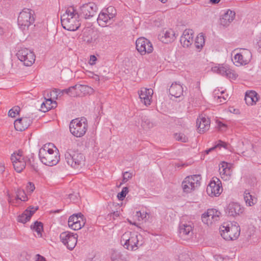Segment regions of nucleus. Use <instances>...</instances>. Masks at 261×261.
Instances as JSON below:
<instances>
[{"label": "nucleus", "mask_w": 261, "mask_h": 261, "mask_svg": "<svg viewBox=\"0 0 261 261\" xmlns=\"http://www.w3.org/2000/svg\"><path fill=\"white\" fill-rule=\"evenodd\" d=\"M37 258L36 261H46L44 257L42 256L41 255L39 254L37 255Z\"/></svg>", "instance_id": "nucleus-53"}, {"label": "nucleus", "mask_w": 261, "mask_h": 261, "mask_svg": "<svg viewBox=\"0 0 261 261\" xmlns=\"http://www.w3.org/2000/svg\"><path fill=\"white\" fill-rule=\"evenodd\" d=\"M193 228V224L190 223L180 226V234L182 233V237H185L183 239L186 240L192 236Z\"/></svg>", "instance_id": "nucleus-30"}, {"label": "nucleus", "mask_w": 261, "mask_h": 261, "mask_svg": "<svg viewBox=\"0 0 261 261\" xmlns=\"http://www.w3.org/2000/svg\"><path fill=\"white\" fill-rule=\"evenodd\" d=\"M215 148H216L215 146L213 147H212V148H210V149H208L207 150H206L205 151V152L206 154H208L210 152H211V151L213 150Z\"/></svg>", "instance_id": "nucleus-59"}, {"label": "nucleus", "mask_w": 261, "mask_h": 261, "mask_svg": "<svg viewBox=\"0 0 261 261\" xmlns=\"http://www.w3.org/2000/svg\"><path fill=\"white\" fill-rule=\"evenodd\" d=\"M212 71L228 78H231V75H233L231 70L227 65H218L214 66L212 68Z\"/></svg>", "instance_id": "nucleus-24"}, {"label": "nucleus", "mask_w": 261, "mask_h": 261, "mask_svg": "<svg viewBox=\"0 0 261 261\" xmlns=\"http://www.w3.org/2000/svg\"><path fill=\"white\" fill-rule=\"evenodd\" d=\"M196 126L199 133H203L209 129L210 126V120L208 117L201 115L197 119Z\"/></svg>", "instance_id": "nucleus-23"}, {"label": "nucleus", "mask_w": 261, "mask_h": 261, "mask_svg": "<svg viewBox=\"0 0 261 261\" xmlns=\"http://www.w3.org/2000/svg\"><path fill=\"white\" fill-rule=\"evenodd\" d=\"M179 90V84L177 82L172 83L169 89V93L170 99L174 100V98L179 97L178 91Z\"/></svg>", "instance_id": "nucleus-34"}, {"label": "nucleus", "mask_w": 261, "mask_h": 261, "mask_svg": "<svg viewBox=\"0 0 261 261\" xmlns=\"http://www.w3.org/2000/svg\"><path fill=\"white\" fill-rule=\"evenodd\" d=\"M153 91L151 88H141L138 94L142 102L147 106L151 104Z\"/></svg>", "instance_id": "nucleus-21"}, {"label": "nucleus", "mask_w": 261, "mask_h": 261, "mask_svg": "<svg viewBox=\"0 0 261 261\" xmlns=\"http://www.w3.org/2000/svg\"><path fill=\"white\" fill-rule=\"evenodd\" d=\"M220 1V0H210L211 3L213 4H218Z\"/></svg>", "instance_id": "nucleus-60"}, {"label": "nucleus", "mask_w": 261, "mask_h": 261, "mask_svg": "<svg viewBox=\"0 0 261 261\" xmlns=\"http://www.w3.org/2000/svg\"><path fill=\"white\" fill-rule=\"evenodd\" d=\"M87 75L89 76L90 78H93L94 75H95V73H94L93 72L91 71H87L86 73Z\"/></svg>", "instance_id": "nucleus-54"}, {"label": "nucleus", "mask_w": 261, "mask_h": 261, "mask_svg": "<svg viewBox=\"0 0 261 261\" xmlns=\"http://www.w3.org/2000/svg\"><path fill=\"white\" fill-rule=\"evenodd\" d=\"M57 103L55 100H52L51 98H45V101L41 105V110L43 112H46L49 110L56 108Z\"/></svg>", "instance_id": "nucleus-31"}, {"label": "nucleus", "mask_w": 261, "mask_h": 261, "mask_svg": "<svg viewBox=\"0 0 261 261\" xmlns=\"http://www.w3.org/2000/svg\"><path fill=\"white\" fill-rule=\"evenodd\" d=\"M244 211V207L240 203L234 202L229 203L226 208V213L233 217L240 215Z\"/></svg>", "instance_id": "nucleus-20"}, {"label": "nucleus", "mask_w": 261, "mask_h": 261, "mask_svg": "<svg viewBox=\"0 0 261 261\" xmlns=\"http://www.w3.org/2000/svg\"><path fill=\"white\" fill-rule=\"evenodd\" d=\"M11 160L15 170L18 173L21 172L27 165L31 164V158L24 155L21 150L14 152L11 155Z\"/></svg>", "instance_id": "nucleus-8"}, {"label": "nucleus", "mask_w": 261, "mask_h": 261, "mask_svg": "<svg viewBox=\"0 0 261 261\" xmlns=\"http://www.w3.org/2000/svg\"><path fill=\"white\" fill-rule=\"evenodd\" d=\"M244 199L246 205L249 206H252L255 205L257 201V198L251 195L248 190H246L244 192Z\"/></svg>", "instance_id": "nucleus-33"}, {"label": "nucleus", "mask_w": 261, "mask_h": 261, "mask_svg": "<svg viewBox=\"0 0 261 261\" xmlns=\"http://www.w3.org/2000/svg\"><path fill=\"white\" fill-rule=\"evenodd\" d=\"M228 146V144L223 142L222 141L219 140L217 144L215 145V148H221L222 147L224 148H227V147Z\"/></svg>", "instance_id": "nucleus-44"}, {"label": "nucleus", "mask_w": 261, "mask_h": 261, "mask_svg": "<svg viewBox=\"0 0 261 261\" xmlns=\"http://www.w3.org/2000/svg\"><path fill=\"white\" fill-rule=\"evenodd\" d=\"M33 119V117L30 116L17 119L14 123L15 128L18 131L24 130L32 124Z\"/></svg>", "instance_id": "nucleus-19"}, {"label": "nucleus", "mask_w": 261, "mask_h": 261, "mask_svg": "<svg viewBox=\"0 0 261 261\" xmlns=\"http://www.w3.org/2000/svg\"><path fill=\"white\" fill-rule=\"evenodd\" d=\"M217 127L221 131H225L226 130L227 128V126L225 123H223L221 121H217Z\"/></svg>", "instance_id": "nucleus-45"}, {"label": "nucleus", "mask_w": 261, "mask_h": 261, "mask_svg": "<svg viewBox=\"0 0 261 261\" xmlns=\"http://www.w3.org/2000/svg\"><path fill=\"white\" fill-rule=\"evenodd\" d=\"M175 38H176L175 33L171 29L163 31L159 35L160 41L164 43H168L173 41Z\"/></svg>", "instance_id": "nucleus-26"}, {"label": "nucleus", "mask_w": 261, "mask_h": 261, "mask_svg": "<svg viewBox=\"0 0 261 261\" xmlns=\"http://www.w3.org/2000/svg\"><path fill=\"white\" fill-rule=\"evenodd\" d=\"M98 9L97 5L94 3H89L81 7L80 15L85 19H89L94 16Z\"/></svg>", "instance_id": "nucleus-17"}, {"label": "nucleus", "mask_w": 261, "mask_h": 261, "mask_svg": "<svg viewBox=\"0 0 261 261\" xmlns=\"http://www.w3.org/2000/svg\"><path fill=\"white\" fill-rule=\"evenodd\" d=\"M219 172L222 179L228 180L231 175L232 170L227 163L223 162L219 165Z\"/></svg>", "instance_id": "nucleus-25"}, {"label": "nucleus", "mask_w": 261, "mask_h": 261, "mask_svg": "<svg viewBox=\"0 0 261 261\" xmlns=\"http://www.w3.org/2000/svg\"><path fill=\"white\" fill-rule=\"evenodd\" d=\"M77 237L78 236L76 233L69 231L63 232L60 235L61 241L70 250L73 249L75 247L77 243Z\"/></svg>", "instance_id": "nucleus-13"}, {"label": "nucleus", "mask_w": 261, "mask_h": 261, "mask_svg": "<svg viewBox=\"0 0 261 261\" xmlns=\"http://www.w3.org/2000/svg\"><path fill=\"white\" fill-rule=\"evenodd\" d=\"M20 108L18 106H15L10 109L8 112V115L11 117H15L19 114Z\"/></svg>", "instance_id": "nucleus-40"}, {"label": "nucleus", "mask_w": 261, "mask_h": 261, "mask_svg": "<svg viewBox=\"0 0 261 261\" xmlns=\"http://www.w3.org/2000/svg\"><path fill=\"white\" fill-rule=\"evenodd\" d=\"M181 257L182 261H191L190 255L188 254H182Z\"/></svg>", "instance_id": "nucleus-50"}, {"label": "nucleus", "mask_w": 261, "mask_h": 261, "mask_svg": "<svg viewBox=\"0 0 261 261\" xmlns=\"http://www.w3.org/2000/svg\"><path fill=\"white\" fill-rule=\"evenodd\" d=\"M194 31L191 29L185 30L180 36V44L184 47H189L193 42Z\"/></svg>", "instance_id": "nucleus-22"}, {"label": "nucleus", "mask_w": 261, "mask_h": 261, "mask_svg": "<svg viewBox=\"0 0 261 261\" xmlns=\"http://www.w3.org/2000/svg\"><path fill=\"white\" fill-rule=\"evenodd\" d=\"M239 51L235 55L232 59L233 63L237 66L246 65L251 61L252 54L251 51L246 48L236 49L233 52Z\"/></svg>", "instance_id": "nucleus-10"}, {"label": "nucleus", "mask_w": 261, "mask_h": 261, "mask_svg": "<svg viewBox=\"0 0 261 261\" xmlns=\"http://www.w3.org/2000/svg\"><path fill=\"white\" fill-rule=\"evenodd\" d=\"M65 89H63V90H60V89H55L54 90H53V91L51 92V94H55L56 96V98H57V97L58 96H61V95H63L64 94H66L65 93V91H64Z\"/></svg>", "instance_id": "nucleus-43"}, {"label": "nucleus", "mask_w": 261, "mask_h": 261, "mask_svg": "<svg viewBox=\"0 0 261 261\" xmlns=\"http://www.w3.org/2000/svg\"><path fill=\"white\" fill-rule=\"evenodd\" d=\"M95 81L96 82H99V81H100V77L99 75H97V74H95V75H94V77L93 78Z\"/></svg>", "instance_id": "nucleus-57"}, {"label": "nucleus", "mask_w": 261, "mask_h": 261, "mask_svg": "<svg viewBox=\"0 0 261 261\" xmlns=\"http://www.w3.org/2000/svg\"><path fill=\"white\" fill-rule=\"evenodd\" d=\"M180 87H181V89H182V93H184V88H183L181 86H180ZM182 95H184V94H183V93H182Z\"/></svg>", "instance_id": "nucleus-63"}, {"label": "nucleus", "mask_w": 261, "mask_h": 261, "mask_svg": "<svg viewBox=\"0 0 261 261\" xmlns=\"http://www.w3.org/2000/svg\"><path fill=\"white\" fill-rule=\"evenodd\" d=\"M65 159L68 165L74 169L81 168L85 161L83 154L71 149H68L65 152Z\"/></svg>", "instance_id": "nucleus-9"}, {"label": "nucleus", "mask_w": 261, "mask_h": 261, "mask_svg": "<svg viewBox=\"0 0 261 261\" xmlns=\"http://www.w3.org/2000/svg\"><path fill=\"white\" fill-rule=\"evenodd\" d=\"M136 46L137 50L142 55L151 53L153 49L152 43L144 37L139 38L136 40Z\"/></svg>", "instance_id": "nucleus-15"}, {"label": "nucleus", "mask_w": 261, "mask_h": 261, "mask_svg": "<svg viewBox=\"0 0 261 261\" xmlns=\"http://www.w3.org/2000/svg\"><path fill=\"white\" fill-rule=\"evenodd\" d=\"M175 138L176 140L179 141V135H177V134H175Z\"/></svg>", "instance_id": "nucleus-61"}, {"label": "nucleus", "mask_w": 261, "mask_h": 261, "mask_svg": "<svg viewBox=\"0 0 261 261\" xmlns=\"http://www.w3.org/2000/svg\"><path fill=\"white\" fill-rule=\"evenodd\" d=\"M35 189V185L31 182H29L27 186V191L28 193H32Z\"/></svg>", "instance_id": "nucleus-46"}, {"label": "nucleus", "mask_w": 261, "mask_h": 261, "mask_svg": "<svg viewBox=\"0 0 261 261\" xmlns=\"http://www.w3.org/2000/svg\"><path fill=\"white\" fill-rule=\"evenodd\" d=\"M245 100L247 105H255L258 100L257 93L254 91L247 92L245 96Z\"/></svg>", "instance_id": "nucleus-32"}, {"label": "nucleus", "mask_w": 261, "mask_h": 261, "mask_svg": "<svg viewBox=\"0 0 261 261\" xmlns=\"http://www.w3.org/2000/svg\"><path fill=\"white\" fill-rule=\"evenodd\" d=\"M205 44L204 35L202 33H199L195 38L194 45L198 51L203 48Z\"/></svg>", "instance_id": "nucleus-35"}, {"label": "nucleus", "mask_w": 261, "mask_h": 261, "mask_svg": "<svg viewBox=\"0 0 261 261\" xmlns=\"http://www.w3.org/2000/svg\"><path fill=\"white\" fill-rule=\"evenodd\" d=\"M147 216H148V214L144 211H138L136 215L139 221L147 219Z\"/></svg>", "instance_id": "nucleus-41"}, {"label": "nucleus", "mask_w": 261, "mask_h": 261, "mask_svg": "<svg viewBox=\"0 0 261 261\" xmlns=\"http://www.w3.org/2000/svg\"><path fill=\"white\" fill-rule=\"evenodd\" d=\"M218 95H220L219 90L215 89L213 92V96L216 100L217 99Z\"/></svg>", "instance_id": "nucleus-52"}, {"label": "nucleus", "mask_w": 261, "mask_h": 261, "mask_svg": "<svg viewBox=\"0 0 261 261\" xmlns=\"http://www.w3.org/2000/svg\"><path fill=\"white\" fill-rule=\"evenodd\" d=\"M81 87L82 89H80L81 90L82 89H85V90H87L88 93L92 92L93 89L88 86H82L79 85L77 86L75 85L73 86H71L67 89H65V93L70 96L75 97L77 95L76 89L77 87Z\"/></svg>", "instance_id": "nucleus-29"}, {"label": "nucleus", "mask_w": 261, "mask_h": 261, "mask_svg": "<svg viewBox=\"0 0 261 261\" xmlns=\"http://www.w3.org/2000/svg\"><path fill=\"white\" fill-rule=\"evenodd\" d=\"M221 213L216 209H208L201 215V220L203 223L209 226L219 220Z\"/></svg>", "instance_id": "nucleus-14"}, {"label": "nucleus", "mask_w": 261, "mask_h": 261, "mask_svg": "<svg viewBox=\"0 0 261 261\" xmlns=\"http://www.w3.org/2000/svg\"><path fill=\"white\" fill-rule=\"evenodd\" d=\"M82 216H83L81 213L70 216L68 221L69 227L74 230L80 229L84 224Z\"/></svg>", "instance_id": "nucleus-18"}, {"label": "nucleus", "mask_w": 261, "mask_h": 261, "mask_svg": "<svg viewBox=\"0 0 261 261\" xmlns=\"http://www.w3.org/2000/svg\"><path fill=\"white\" fill-rule=\"evenodd\" d=\"M39 157L44 165L53 166L60 161V155L57 148L53 143L46 144L39 150Z\"/></svg>", "instance_id": "nucleus-1"}, {"label": "nucleus", "mask_w": 261, "mask_h": 261, "mask_svg": "<svg viewBox=\"0 0 261 261\" xmlns=\"http://www.w3.org/2000/svg\"><path fill=\"white\" fill-rule=\"evenodd\" d=\"M215 148H216L215 146L213 147H212V148H210V149H208L207 150H206L205 151V152L206 154H208L210 152H211V151L213 150Z\"/></svg>", "instance_id": "nucleus-58"}, {"label": "nucleus", "mask_w": 261, "mask_h": 261, "mask_svg": "<svg viewBox=\"0 0 261 261\" xmlns=\"http://www.w3.org/2000/svg\"><path fill=\"white\" fill-rule=\"evenodd\" d=\"M141 119V127L145 130L150 129L153 126V123L146 116H142Z\"/></svg>", "instance_id": "nucleus-36"}, {"label": "nucleus", "mask_w": 261, "mask_h": 261, "mask_svg": "<svg viewBox=\"0 0 261 261\" xmlns=\"http://www.w3.org/2000/svg\"><path fill=\"white\" fill-rule=\"evenodd\" d=\"M121 244L124 248L130 251H135L143 243V237L137 232L126 231L121 238Z\"/></svg>", "instance_id": "nucleus-3"}, {"label": "nucleus", "mask_w": 261, "mask_h": 261, "mask_svg": "<svg viewBox=\"0 0 261 261\" xmlns=\"http://www.w3.org/2000/svg\"><path fill=\"white\" fill-rule=\"evenodd\" d=\"M38 207H34L30 206L21 215L18 217L17 221L19 222L22 223H26L30 220L32 215L38 210Z\"/></svg>", "instance_id": "nucleus-27"}, {"label": "nucleus", "mask_w": 261, "mask_h": 261, "mask_svg": "<svg viewBox=\"0 0 261 261\" xmlns=\"http://www.w3.org/2000/svg\"><path fill=\"white\" fill-rule=\"evenodd\" d=\"M79 14L73 7H68L61 17L63 28L69 31L77 30L81 25Z\"/></svg>", "instance_id": "nucleus-2"}, {"label": "nucleus", "mask_w": 261, "mask_h": 261, "mask_svg": "<svg viewBox=\"0 0 261 261\" xmlns=\"http://www.w3.org/2000/svg\"><path fill=\"white\" fill-rule=\"evenodd\" d=\"M31 229L37 232L38 234L40 236L42 235V231L43 230V224L41 222L36 221L33 225L31 226Z\"/></svg>", "instance_id": "nucleus-38"}, {"label": "nucleus", "mask_w": 261, "mask_h": 261, "mask_svg": "<svg viewBox=\"0 0 261 261\" xmlns=\"http://www.w3.org/2000/svg\"><path fill=\"white\" fill-rule=\"evenodd\" d=\"M16 200H20L21 201H26L28 200V197L24 190L18 188L16 191Z\"/></svg>", "instance_id": "nucleus-37"}, {"label": "nucleus", "mask_w": 261, "mask_h": 261, "mask_svg": "<svg viewBox=\"0 0 261 261\" xmlns=\"http://www.w3.org/2000/svg\"><path fill=\"white\" fill-rule=\"evenodd\" d=\"M120 257V253L116 251H114L111 255V259L112 261H119Z\"/></svg>", "instance_id": "nucleus-47"}, {"label": "nucleus", "mask_w": 261, "mask_h": 261, "mask_svg": "<svg viewBox=\"0 0 261 261\" xmlns=\"http://www.w3.org/2000/svg\"><path fill=\"white\" fill-rule=\"evenodd\" d=\"M18 59L26 66H31L35 62V56L33 51L27 48H20L17 53Z\"/></svg>", "instance_id": "nucleus-12"}, {"label": "nucleus", "mask_w": 261, "mask_h": 261, "mask_svg": "<svg viewBox=\"0 0 261 261\" xmlns=\"http://www.w3.org/2000/svg\"><path fill=\"white\" fill-rule=\"evenodd\" d=\"M132 177V173L128 172H125L123 174V182H126L129 179Z\"/></svg>", "instance_id": "nucleus-48"}, {"label": "nucleus", "mask_w": 261, "mask_h": 261, "mask_svg": "<svg viewBox=\"0 0 261 261\" xmlns=\"http://www.w3.org/2000/svg\"><path fill=\"white\" fill-rule=\"evenodd\" d=\"M188 141V138L185 135H180V142H187Z\"/></svg>", "instance_id": "nucleus-51"}, {"label": "nucleus", "mask_w": 261, "mask_h": 261, "mask_svg": "<svg viewBox=\"0 0 261 261\" xmlns=\"http://www.w3.org/2000/svg\"><path fill=\"white\" fill-rule=\"evenodd\" d=\"M128 192V189L127 187H123L121 192L119 193L117 195V198L120 200H122L125 198L126 194Z\"/></svg>", "instance_id": "nucleus-42"}, {"label": "nucleus", "mask_w": 261, "mask_h": 261, "mask_svg": "<svg viewBox=\"0 0 261 261\" xmlns=\"http://www.w3.org/2000/svg\"><path fill=\"white\" fill-rule=\"evenodd\" d=\"M119 215H120V213L118 211H116V212H114V213H112L111 214V217L112 216H113V217L114 218V217H118L119 216Z\"/></svg>", "instance_id": "nucleus-56"}, {"label": "nucleus", "mask_w": 261, "mask_h": 261, "mask_svg": "<svg viewBox=\"0 0 261 261\" xmlns=\"http://www.w3.org/2000/svg\"><path fill=\"white\" fill-rule=\"evenodd\" d=\"M217 259V261H222V258L221 257L218 256Z\"/></svg>", "instance_id": "nucleus-62"}, {"label": "nucleus", "mask_w": 261, "mask_h": 261, "mask_svg": "<svg viewBox=\"0 0 261 261\" xmlns=\"http://www.w3.org/2000/svg\"><path fill=\"white\" fill-rule=\"evenodd\" d=\"M221 183L219 179L213 177L206 188L207 193L211 196H218L222 191Z\"/></svg>", "instance_id": "nucleus-16"}, {"label": "nucleus", "mask_w": 261, "mask_h": 261, "mask_svg": "<svg viewBox=\"0 0 261 261\" xmlns=\"http://www.w3.org/2000/svg\"><path fill=\"white\" fill-rule=\"evenodd\" d=\"M116 14V10L112 6L102 11L97 18V22L99 25L105 27L108 23L111 24L113 22Z\"/></svg>", "instance_id": "nucleus-11"}, {"label": "nucleus", "mask_w": 261, "mask_h": 261, "mask_svg": "<svg viewBox=\"0 0 261 261\" xmlns=\"http://www.w3.org/2000/svg\"><path fill=\"white\" fill-rule=\"evenodd\" d=\"M221 236L227 241L236 240L240 236V228L237 222L230 224H224L220 227Z\"/></svg>", "instance_id": "nucleus-5"}, {"label": "nucleus", "mask_w": 261, "mask_h": 261, "mask_svg": "<svg viewBox=\"0 0 261 261\" xmlns=\"http://www.w3.org/2000/svg\"><path fill=\"white\" fill-rule=\"evenodd\" d=\"M236 13L230 10H227L220 19V23L224 27H227L234 20Z\"/></svg>", "instance_id": "nucleus-28"}, {"label": "nucleus", "mask_w": 261, "mask_h": 261, "mask_svg": "<svg viewBox=\"0 0 261 261\" xmlns=\"http://www.w3.org/2000/svg\"><path fill=\"white\" fill-rule=\"evenodd\" d=\"M5 171L4 164L2 163H0V173H2Z\"/></svg>", "instance_id": "nucleus-55"}, {"label": "nucleus", "mask_w": 261, "mask_h": 261, "mask_svg": "<svg viewBox=\"0 0 261 261\" xmlns=\"http://www.w3.org/2000/svg\"><path fill=\"white\" fill-rule=\"evenodd\" d=\"M87 128V120L85 117L73 119L69 124L70 133L76 137L83 136L86 133Z\"/></svg>", "instance_id": "nucleus-7"}, {"label": "nucleus", "mask_w": 261, "mask_h": 261, "mask_svg": "<svg viewBox=\"0 0 261 261\" xmlns=\"http://www.w3.org/2000/svg\"><path fill=\"white\" fill-rule=\"evenodd\" d=\"M228 95L225 94L224 91H222L220 92V95L217 96V99H216L217 103H225L226 100L227 99Z\"/></svg>", "instance_id": "nucleus-39"}, {"label": "nucleus", "mask_w": 261, "mask_h": 261, "mask_svg": "<svg viewBox=\"0 0 261 261\" xmlns=\"http://www.w3.org/2000/svg\"><path fill=\"white\" fill-rule=\"evenodd\" d=\"M71 196H72V195H71V194H70V195H69L70 198H71Z\"/></svg>", "instance_id": "nucleus-64"}, {"label": "nucleus", "mask_w": 261, "mask_h": 261, "mask_svg": "<svg viewBox=\"0 0 261 261\" xmlns=\"http://www.w3.org/2000/svg\"><path fill=\"white\" fill-rule=\"evenodd\" d=\"M34 11L30 9L24 8L20 13L17 18V23L19 28L25 30L34 23Z\"/></svg>", "instance_id": "nucleus-6"}, {"label": "nucleus", "mask_w": 261, "mask_h": 261, "mask_svg": "<svg viewBox=\"0 0 261 261\" xmlns=\"http://www.w3.org/2000/svg\"><path fill=\"white\" fill-rule=\"evenodd\" d=\"M201 177L200 175H192L187 176L181 183L182 196L191 193L200 186Z\"/></svg>", "instance_id": "nucleus-4"}, {"label": "nucleus", "mask_w": 261, "mask_h": 261, "mask_svg": "<svg viewBox=\"0 0 261 261\" xmlns=\"http://www.w3.org/2000/svg\"><path fill=\"white\" fill-rule=\"evenodd\" d=\"M97 60V58L95 56L91 55L90 57V60L89 63L90 65H93L95 64L96 61Z\"/></svg>", "instance_id": "nucleus-49"}]
</instances>
